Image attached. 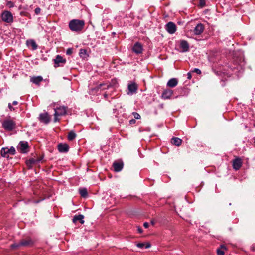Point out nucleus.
<instances>
[{"mask_svg":"<svg viewBox=\"0 0 255 255\" xmlns=\"http://www.w3.org/2000/svg\"><path fill=\"white\" fill-rule=\"evenodd\" d=\"M84 26V21L82 20L73 19L69 23V29L73 32L81 31Z\"/></svg>","mask_w":255,"mask_h":255,"instance_id":"f257e3e1","label":"nucleus"},{"mask_svg":"<svg viewBox=\"0 0 255 255\" xmlns=\"http://www.w3.org/2000/svg\"><path fill=\"white\" fill-rule=\"evenodd\" d=\"M2 128L8 131L13 130L16 126L15 122L10 118H6L1 123Z\"/></svg>","mask_w":255,"mask_h":255,"instance_id":"f03ea898","label":"nucleus"},{"mask_svg":"<svg viewBox=\"0 0 255 255\" xmlns=\"http://www.w3.org/2000/svg\"><path fill=\"white\" fill-rule=\"evenodd\" d=\"M234 65L236 67H233V69L234 70H237L239 72L242 73L244 69L245 62L243 58H240V59H238L235 61Z\"/></svg>","mask_w":255,"mask_h":255,"instance_id":"7ed1b4c3","label":"nucleus"},{"mask_svg":"<svg viewBox=\"0 0 255 255\" xmlns=\"http://www.w3.org/2000/svg\"><path fill=\"white\" fill-rule=\"evenodd\" d=\"M16 153L15 149L14 147L11 146L10 148H2L1 150V155L3 157H8V154L14 155Z\"/></svg>","mask_w":255,"mask_h":255,"instance_id":"20e7f679","label":"nucleus"},{"mask_svg":"<svg viewBox=\"0 0 255 255\" xmlns=\"http://www.w3.org/2000/svg\"><path fill=\"white\" fill-rule=\"evenodd\" d=\"M29 148L28 144L27 141H21L19 142L17 146V150L21 153L25 154L28 151Z\"/></svg>","mask_w":255,"mask_h":255,"instance_id":"39448f33","label":"nucleus"},{"mask_svg":"<svg viewBox=\"0 0 255 255\" xmlns=\"http://www.w3.org/2000/svg\"><path fill=\"white\" fill-rule=\"evenodd\" d=\"M2 20L6 23H11L13 21V16L11 13L8 11H5L1 14Z\"/></svg>","mask_w":255,"mask_h":255,"instance_id":"423d86ee","label":"nucleus"},{"mask_svg":"<svg viewBox=\"0 0 255 255\" xmlns=\"http://www.w3.org/2000/svg\"><path fill=\"white\" fill-rule=\"evenodd\" d=\"M132 51L136 54L142 53L143 51L142 44L139 42H136L132 47Z\"/></svg>","mask_w":255,"mask_h":255,"instance_id":"0eeeda50","label":"nucleus"},{"mask_svg":"<svg viewBox=\"0 0 255 255\" xmlns=\"http://www.w3.org/2000/svg\"><path fill=\"white\" fill-rule=\"evenodd\" d=\"M67 107L64 106L54 108V116H62L66 113Z\"/></svg>","mask_w":255,"mask_h":255,"instance_id":"6e6552de","label":"nucleus"},{"mask_svg":"<svg viewBox=\"0 0 255 255\" xmlns=\"http://www.w3.org/2000/svg\"><path fill=\"white\" fill-rule=\"evenodd\" d=\"M166 29L170 34H173L176 31V26L172 22H169L166 25Z\"/></svg>","mask_w":255,"mask_h":255,"instance_id":"1a4fd4ad","label":"nucleus"},{"mask_svg":"<svg viewBox=\"0 0 255 255\" xmlns=\"http://www.w3.org/2000/svg\"><path fill=\"white\" fill-rule=\"evenodd\" d=\"M179 43L180 48L182 49V52H186L189 50V44L187 41L182 40L180 41Z\"/></svg>","mask_w":255,"mask_h":255,"instance_id":"9d476101","label":"nucleus"},{"mask_svg":"<svg viewBox=\"0 0 255 255\" xmlns=\"http://www.w3.org/2000/svg\"><path fill=\"white\" fill-rule=\"evenodd\" d=\"M39 119L40 122L45 124H47L50 122V118L49 117L48 114L47 112L40 114Z\"/></svg>","mask_w":255,"mask_h":255,"instance_id":"9b49d317","label":"nucleus"},{"mask_svg":"<svg viewBox=\"0 0 255 255\" xmlns=\"http://www.w3.org/2000/svg\"><path fill=\"white\" fill-rule=\"evenodd\" d=\"M128 94H132L136 93L137 90L138 86L137 84L134 82H132L128 85Z\"/></svg>","mask_w":255,"mask_h":255,"instance_id":"f8f14e48","label":"nucleus"},{"mask_svg":"<svg viewBox=\"0 0 255 255\" xmlns=\"http://www.w3.org/2000/svg\"><path fill=\"white\" fill-rule=\"evenodd\" d=\"M43 159V157H40L36 159L32 158L26 161V165L31 166L32 165L39 163Z\"/></svg>","mask_w":255,"mask_h":255,"instance_id":"ddd939ff","label":"nucleus"},{"mask_svg":"<svg viewBox=\"0 0 255 255\" xmlns=\"http://www.w3.org/2000/svg\"><path fill=\"white\" fill-rule=\"evenodd\" d=\"M21 246L23 247H29L34 244V241L30 238L22 239L20 241Z\"/></svg>","mask_w":255,"mask_h":255,"instance_id":"4468645a","label":"nucleus"},{"mask_svg":"<svg viewBox=\"0 0 255 255\" xmlns=\"http://www.w3.org/2000/svg\"><path fill=\"white\" fill-rule=\"evenodd\" d=\"M124 164L123 162L120 161L117 162L115 161L113 164V167L114 168V170L115 172H120L121 171L123 168Z\"/></svg>","mask_w":255,"mask_h":255,"instance_id":"2eb2a0df","label":"nucleus"},{"mask_svg":"<svg viewBox=\"0 0 255 255\" xmlns=\"http://www.w3.org/2000/svg\"><path fill=\"white\" fill-rule=\"evenodd\" d=\"M204 30V26L201 23L198 24L194 29V33L196 35L201 34Z\"/></svg>","mask_w":255,"mask_h":255,"instance_id":"dca6fc26","label":"nucleus"},{"mask_svg":"<svg viewBox=\"0 0 255 255\" xmlns=\"http://www.w3.org/2000/svg\"><path fill=\"white\" fill-rule=\"evenodd\" d=\"M54 67H57L60 66V63H65L66 60L63 59L62 56L59 55L56 56V58L54 60Z\"/></svg>","mask_w":255,"mask_h":255,"instance_id":"f3484780","label":"nucleus"},{"mask_svg":"<svg viewBox=\"0 0 255 255\" xmlns=\"http://www.w3.org/2000/svg\"><path fill=\"white\" fill-rule=\"evenodd\" d=\"M242 165V161L241 159L239 158H236L234 161L233 163V168L236 170H239Z\"/></svg>","mask_w":255,"mask_h":255,"instance_id":"a211bd4d","label":"nucleus"},{"mask_svg":"<svg viewBox=\"0 0 255 255\" xmlns=\"http://www.w3.org/2000/svg\"><path fill=\"white\" fill-rule=\"evenodd\" d=\"M173 94V91L170 89H165L163 91L161 97L163 99H169Z\"/></svg>","mask_w":255,"mask_h":255,"instance_id":"6ab92c4d","label":"nucleus"},{"mask_svg":"<svg viewBox=\"0 0 255 255\" xmlns=\"http://www.w3.org/2000/svg\"><path fill=\"white\" fill-rule=\"evenodd\" d=\"M26 45L29 48H31L32 50H35L37 49V45L33 39L27 40L26 41Z\"/></svg>","mask_w":255,"mask_h":255,"instance_id":"aec40b11","label":"nucleus"},{"mask_svg":"<svg viewBox=\"0 0 255 255\" xmlns=\"http://www.w3.org/2000/svg\"><path fill=\"white\" fill-rule=\"evenodd\" d=\"M58 149L60 152L65 153L68 152L69 146L66 144L60 143L58 145Z\"/></svg>","mask_w":255,"mask_h":255,"instance_id":"412c9836","label":"nucleus"},{"mask_svg":"<svg viewBox=\"0 0 255 255\" xmlns=\"http://www.w3.org/2000/svg\"><path fill=\"white\" fill-rule=\"evenodd\" d=\"M43 80V77L41 76H33L30 78V82L39 85V83Z\"/></svg>","mask_w":255,"mask_h":255,"instance_id":"4be33fe9","label":"nucleus"},{"mask_svg":"<svg viewBox=\"0 0 255 255\" xmlns=\"http://www.w3.org/2000/svg\"><path fill=\"white\" fill-rule=\"evenodd\" d=\"M84 216L82 214L75 215L73 218L72 221L73 223H76L79 221L81 224H83L84 223Z\"/></svg>","mask_w":255,"mask_h":255,"instance_id":"5701e85b","label":"nucleus"},{"mask_svg":"<svg viewBox=\"0 0 255 255\" xmlns=\"http://www.w3.org/2000/svg\"><path fill=\"white\" fill-rule=\"evenodd\" d=\"M178 80L176 78H173L168 81L167 86L171 88H173L178 84Z\"/></svg>","mask_w":255,"mask_h":255,"instance_id":"b1692460","label":"nucleus"},{"mask_svg":"<svg viewBox=\"0 0 255 255\" xmlns=\"http://www.w3.org/2000/svg\"><path fill=\"white\" fill-rule=\"evenodd\" d=\"M182 140L178 137H173L171 139V143L177 146H179L182 144Z\"/></svg>","mask_w":255,"mask_h":255,"instance_id":"393cba45","label":"nucleus"},{"mask_svg":"<svg viewBox=\"0 0 255 255\" xmlns=\"http://www.w3.org/2000/svg\"><path fill=\"white\" fill-rule=\"evenodd\" d=\"M79 193L81 197L83 198H86L87 197L88 193L87 190L86 188H81L79 189Z\"/></svg>","mask_w":255,"mask_h":255,"instance_id":"a878e982","label":"nucleus"},{"mask_svg":"<svg viewBox=\"0 0 255 255\" xmlns=\"http://www.w3.org/2000/svg\"><path fill=\"white\" fill-rule=\"evenodd\" d=\"M222 249H226V247L224 245H221L220 248H219L217 250V253L218 255H224L225 252Z\"/></svg>","mask_w":255,"mask_h":255,"instance_id":"bb28decb","label":"nucleus"},{"mask_svg":"<svg viewBox=\"0 0 255 255\" xmlns=\"http://www.w3.org/2000/svg\"><path fill=\"white\" fill-rule=\"evenodd\" d=\"M76 136L75 133L72 131H70L68 135V139L69 141L73 140Z\"/></svg>","mask_w":255,"mask_h":255,"instance_id":"cd10ccee","label":"nucleus"},{"mask_svg":"<svg viewBox=\"0 0 255 255\" xmlns=\"http://www.w3.org/2000/svg\"><path fill=\"white\" fill-rule=\"evenodd\" d=\"M110 86V84H100L99 85L98 87L99 88H102L103 90L108 89L109 87Z\"/></svg>","mask_w":255,"mask_h":255,"instance_id":"c85d7f7f","label":"nucleus"},{"mask_svg":"<svg viewBox=\"0 0 255 255\" xmlns=\"http://www.w3.org/2000/svg\"><path fill=\"white\" fill-rule=\"evenodd\" d=\"M21 247L20 241L17 243H14L11 245L10 247L12 249H17Z\"/></svg>","mask_w":255,"mask_h":255,"instance_id":"c756f323","label":"nucleus"},{"mask_svg":"<svg viewBox=\"0 0 255 255\" xmlns=\"http://www.w3.org/2000/svg\"><path fill=\"white\" fill-rule=\"evenodd\" d=\"M87 54V51L85 49H80L79 52V55L81 57H84V56Z\"/></svg>","mask_w":255,"mask_h":255,"instance_id":"7c9ffc66","label":"nucleus"},{"mask_svg":"<svg viewBox=\"0 0 255 255\" xmlns=\"http://www.w3.org/2000/svg\"><path fill=\"white\" fill-rule=\"evenodd\" d=\"M132 115L134 116L135 119H140L141 118L140 115L137 112H133Z\"/></svg>","mask_w":255,"mask_h":255,"instance_id":"2f4dec72","label":"nucleus"},{"mask_svg":"<svg viewBox=\"0 0 255 255\" xmlns=\"http://www.w3.org/2000/svg\"><path fill=\"white\" fill-rule=\"evenodd\" d=\"M145 244L144 243H138L136 246L139 248H145Z\"/></svg>","mask_w":255,"mask_h":255,"instance_id":"473e14b6","label":"nucleus"},{"mask_svg":"<svg viewBox=\"0 0 255 255\" xmlns=\"http://www.w3.org/2000/svg\"><path fill=\"white\" fill-rule=\"evenodd\" d=\"M41 11V9L39 7H37L34 10V12L36 15H38L40 13Z\"/></svg>","mask_w":255,"mask_h":255,"instance_id":"72a5a7b5","label":"nucleus"},{"mask_svg":"<svg viewBox=\"0 0 255 255\" xmlns=\"http://www.w3.org/2000/svg\"><path fill=\"white\" fill-rule=\"evenodd\" d=\"M73 52V50L72 48H68L66 50V54L67 55H71Z\"/></svg>","mask_w":255,"mask_h":255,"instance_id":"f704fd0d","label":"nucleus"},{"mask_svg":"<svg viewBox=\"0 0 255 255\" xmlns=\"http://www.w3.org/2000/svg\"><path fill=\"white\" fill-rule=\"evenodd\" d=\"M192 72H195V73H196L198 74H200L201 73V70L199 69H198V68H195V69H194V70L192 71Z\"/></svg>","mask_w":255,"mask_h":255,"instance_id":"c9c22d12","label":"nucleus"},{"mask_svg":"<svg viewBox=\"0 0 255 255\" xmlns=\"http://www.w3.org/2000/svg\"><path fill=\"white\" fill-rule=\"evenodd\" d=\"M8 107L10 111H13L15 110L14 108H13L10 103H9L8 104Z\"/></svg>","mask_w":255,"mask_h":255,"instance_id":"e433bc0d","label":"nucleus"},{"mask_svg":"<svg viewBox=\"0 0 255 255\" xmlns=\"http://www.w3.org/2000/svg\"><path fill=\"white\" fill-rule=\"evenodd\" d=\"M200 4L202 6L205 5V0H200Z\"/></svg>","mask_w":255,"mask_h":255,"instance_id":"4c0bfd02","label":"nucleus"},{"mask_svg":"<svg viewBox=\"0 0 255 255\" xmlns=\"http://www.w3.org/2000/svg\"><path fill=\"white\" fill-rule=\"evenodd\" d=\"M7 6L9 7H13L14 6V4L13 2L11 1H8L7 4Z\"/></svg>","mask_w":255,"mask_h":255,"instance_id":"58836bf2","label":"nucleus"},{"mask_svg":"<svg viewBox=\"0 0 255 255\" xmlns=\"http://www.w3.org/2000/svg\"><path fill=\"white\" fill-rule=\"evenodd\" d=\"M136 123V120L135 119H132L131 120H129V124H134Z\"/></svg>","mask_w":255,"mask_h":255,"instance_id":"ea45409f","label":"nucleus"},{"mask_svg":"<svg viewBox=\"0 0 255 255\" xmlns=\"http://www.w3.org/2000/svg\"><path fill=\"white\" fill-rule=\"evenodd\" d=\"M145 244V249H148L151 247V244L149 243H146Z\"/></svg>","mask_w":255,"mask_h":255,"instance_id":"a19ab883","label":"nucleus"},{"mask_svg":"<svg viewBox=\"0 0 255 255\" xmlns=\"http://www.w3.org/2000/svg\"><path fill=\"white\" fill-rule=\"evenodd\" d=\"M251 250L253 251H255V244H253L251 246Z\"/></svg>","mask_w":255,"mask_h":255,"instance_id":"79ce46f5","label":"nucleus"},{"mask_svg":"<svg viewBox=\"0 0 255 255\" xmlns=\"http://www.w3.org/2000/svg\"><path fill=\"white\" fill-rule=\"evenodd\" d=\"M143 226L145 228H147L149 227V223L148 222H145L143 224Z\"/></svg>","mask_w":255,"mask_h":255,"instance_id":"37998d69","label":"nucleus"},{"mask_svg":"<svg viewBox=\"0 0 255 255\" xmlns=\"http://www.w3.org/2000/svg\"><path fill=\"white\" fill-rule=\"evenodd\" d=\"M192 78V75L191 72H188L187 73V78L190 79Z\"/></svg>","mask_w":255,"mask_h":255,"instance_id":"c03bdc74","label":"nucleus"},{"mask_svg":"<svg viewBox=\"0 0 255 255\" xmlns=\"http://www.w3.org/2000/svg\"><path fill=\"white\" fill-rule=\"evenodd\" d=\"M58 116H54V121L55 122H57V121H58L59 120V119H58V118H57V117H58Z\"/></svg>","mask_w":255,"mask_h":255,"instance_id":"a18cd8bd","label":"nucleus"},{"mask_svg":"<svg viewBox=\"0 0 255 255\" xmlns=\"http://www.w3.org/2000/svg\"><path fill=\"white\" fill-rule=\"evenodd\" d=\"M18 104V102L17 101H14L13 102H12V105H16Z\"/></svg>","mask_w":255,"mask_h":255,"instance_id":"49530a36","label":"nucleus"},{"mask_svg":"<svg viewBox=\"0 0 255 255\" xmlns=\"http://www.w3.org/2000/svg\"><path fill=\"white\" fill-rule=\"evenodd\" d=\"M138 231L140 233H141L142 232V229L140 227H138Z\"/></svg>","mask_w":255,"mask_h":255,"instance_id":"de8ad7c7","label":"nucleus"},{"mask_svg":"<svg viewBox=\"0 0 255 255\" xmlns=\"http://www.w3.org/2000/svg\"><path fill=\"white\" fill-rule=\"evenodd\" d=\"M39 201H40L39 200H37V201H34V202L35 203H39Z\"/></svg>","mask_w":255,"mask_h":255,"instance_id":"09e8293b","label":"nucleus"},{"mask_svg":"<svg viewBox=\"0 0 255 255\" xmlns=\"http://www.w3.org/2000/svg\"><path fill=\"white\" fill-rule=\"evenodd\" d=\"M107 96V94H104V97H106Z\"/></svg>","mask_w":255,"mask_h":255,"instance_id":"8fccbe9b","label":"nucleus"}]
</instances>
